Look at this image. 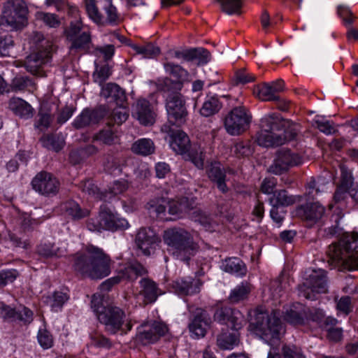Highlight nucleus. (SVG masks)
<instances>
[{"instance_id":"nucleus-6","label":"nucleus","mask_w":358,"mask_h":358,"mask_svg":"<svg viewBox=\"0 0 358 358\" xmlns=\"http://www.w3.org/2000/svg\"><path fill=\"white\" fill-rule=\"evenodd\" d=\"M276 311L268 314L266 312L257 313L255 321L251 323L256 333L267 342L278 340L285 333L284 327Z\"/></svg>"},{"instance_id":"nucleus-38","label":"nucleus","mask_w":358,"mask_h":358,"mask_svg":"<svg viewBox=\"0 0 358 358\" xmlns=\"http://www.w3.org/2000/svg\"><path fill=\"white\" fill-rule=\"evenodd\" d=\"M94 141H100L104 145H111L117 143L119 138L115 131L110 127H106L93 136Z\"/></svg>"},{"instance_id":"nucleus-51","label":"nucleus","mask_w":358,"mask_h":358,"mask_svg":"<svg viewBox=\"0 0 358 358\" xmlns=\"http://www.w3.org/2000/svg\"><path fill=\"white\" fill-rule=\"evenodd\" d=\"M131 46L136 50V53L142 55L145 58L154 57L160 52L159 48L150 43L143 46H138L137 45H131Z\"/></svg>"},{"instance_id":"nucleus-62","label":"nucleus","mask_w":358,"mask_h":358,"mask_svg":"<svg viewBox=\"0 0 358 358\" xmlns=\"http://www.w3.org/2000/svg\"><path fill=\"white\" fill-rule=\"evenodd\" d=\"M19 273L15 269L3 270L0 271V287H3L13 282L18 276Z\"/></svg>"},{"instance_id":"nucleus-63","label":"nucleus","mask_w":358,"mask_h":358,"mask_svg":"<svg viewBox=\"0 0 358 358\" xmlns=\"http://www.w3.org/2000/svg\"><path fill=\"white\" fill-rule=\"evenodd\" d=\"M232 313L233 309L229 307L224 306L218 308L214 313V320L222 324H226L229 317L231 315Z\"/></svg>"},{"instance_id":"nucleus-9","label":"nucleus","mask_w":358,"mask_h":358,"mask_svg":"<svg viewBox=\"0 0 358 358\" xmlns=\"http://www.w3.org/2000/svg\"><path fill=\"white\" fill-rule=\"evenodd\" d=\"M27 8L22 0H7L3 5L1 24L12 29H20L25 25Z\"/></svg>"},{"instance_id":"nucleus-57","label":"nucleus","mask_w":358,"mask_h":358,"mask_svg":"<svg viewBox=\"0 0 358 358\" xmlns=\"http://www.w3.org/2000/svg\"><path fill=\"white\" fill-rule=\"evenodd\" d=\"M193 61L197 60L199 65L207 64L211 58V55L208 50L203 48H192Z\"/></svg>"},{"instance_id":"nucleus-42","label":"nucleus","mask_w":358,"mask_h":358,"mask_svg":"<svg viewBox=\"0 0 358 358\" xmlns=\"http://www.w3.org/2000/svg\"><path fill=\"white\" fill-rule=\"evenodd\" d=\"M221 108V103L219 100L214 96L208 98L200 109V113L202 116L210 117L217 113Z\"/></svg>"},{"instance_id":"nucleus-16","label":"nucleus","mask_w":358,"mask_h":358,"mask_svg":"<svg viewBox=\"0 0 358 358\" xmlns=\"http://www.w3.org/2000/svg\"><path fill=\"white\" fill-rule=\"evenodd\" d=\"M176 126L164 124L161 127L163 133L167 134L170 138V146L178 154L187 152L192 147L188 136L182 130L177 129Z\"/></svg>"},{"instance_id":"nucleus-14","label":"nucleus","mask_w":358,"mask_h":358,"mask_svg":"<svg viewBox=\"0 0 358 358\" xmlns=\"http://www.w3.org/2000/svg\"><path fill=\"white\" fill-rule=\"evenodd\" d=\"M31 185L38 194L45 196H52L58 193L60 183L52 174L41 171L33 178Z\"/></svg>"},{"instance_id":"nucleus-47","label":"nucleus","mask_w":358,"mask_h":358,"mask_svg":"<svg viewBox=\"0 0 358 358\" xmlns=\"http://www.w3.org/2000/svg\"><path fill=\"white\" fill-rule=\"evenodd\" d=\"M220 4L221 10L228 14H240L242 7L241 0H217Z\"/></svg>"},{"instance_id":"nucleus-12","label":"nucleus","mask_w":358,"mask_h":358,"mask_svg":"<svg viewBox=\"0 0 358 358\" xmlns=\"http://www.w3.org/2000/svg\"><path fill=\"white\" fill-rule=\"evenodd\" d=\"M169 331L167 325L157 320H146L138 327L136 338L144 345L158 341Z\"/></svg>"},{"instance_id":"nucleus-44","label":"nucleus","mask_w":358,"mask_h":358,"mask_svg":"<svg viewBox=\"0 0 358 358\" xmlns=\"http://www.w3.org/2000/svg\"><path fill=\"white\" fill-rule=\"evenodd\" d=\"M187 152L189 159L198 169H203L204 165V155L201 146L199 145H193Z\"/></svg>"},{"instance_id":"nucleus-23","label":"nucleus","mask_w":358,"mask_h":358,"mask_svg":"<svg viewBox=\"0 0 358 358\" xmlns=\"http://www.w3.org/2000/svg\"><path fill=\"white\" fill-rule=\"evenodd\" d=\"M201 283L199 280L179 278L172 283V288L179 295H192L200 292Z\"/></svg>"},{"instance_id":"nucleus-37","label":"nucleus","mask_w":358,"mask_h":358,"mask_svg":"<svg viewBox=\"0 0 358 358\" xmlns=\"http://www.w3.org/2000/svg\"><path fill=\"white\" fill-rule=\"evenodd\" d=\"M71 43V50L86 51L90 48L91 43L90 34L87 31H83L78 36L69 40Z\"/></svg>"},{"instance_id":"nucleus-20","label":"nucleus","mask_w":358,"mask_h":358,"mask_svg":"<svg viewBox=\"0 0 358 358\" xmlns=\"http://www.w3.org/2000/svg\"><path fill=\"white\" fill-rule=\"evenodd\" d=\"M0 316L11 322H22L24 324L30 323L33 320V313L27 308L22 306L11 308L3 303L0 305Z\"/></svg>"},{"instance_id":"nucleus-33","label":"nucleus","mask_w":358,"mask_h":358,"mask_svg":"<svg viewBox=\"0 0 358 358\" xmlns=\"http://www.w3.org/2000/svg\"><path fill=\"white\" fill-rule=\"evenodd\" d=\"M169 204V199L160 197L151 199L146 204V208L151 215L163 217Z\"/></svg>"},{"instance_id":"nucleus-29","label":"nucleus","mask_w":358,"mask_h":358,"mask_svg":"<svg viewBox=\"0 0 358 358\" xmlns=\"http://www.w3.org/2000/svg\"><path fill=\"white\" fill-rule=\"evenodd\" d=\"M101 94L105 99L111 98L117 106H123L126 103L124 91L117 85L108 83L102 87Z\"/></svg>"},{"instance_id":"nucleus-25","label":"nucleus","mask_w":358,"mask_h":358,"mask_svg":"<svg viewBox=\"0 0 358 358\" xmlns=\"http://www.w3.org/2000/svg\"><path fill=\"white\" fill-rule=\"evenodd\" d=\"M104 116L100 110L85 109L74 120L73 126L77 129H82L91 124L98 123Z\"/></svg>"},{"instance_id":"nucleus-7","label":"nucleus","mask_w":358,"mask_h":358,"mask_svg":"<svg viewBox=\"0 0 358 358\" xmlns=\"http://www.w3.org/2000/svg\"><path fill=\"white\" fill-rule=\"evenodd\" d=\"M87 227L92 231L102 230H123L129 227L127 220L119 217L106 205L101 206L97 217L91 218L87 222Z\"/></svg>"},{"instance_id":"nucleus-28","label":"nucleus","mask_w":358,"mask_h":358,"mask_svg":"<svg viewBox=\"0 0 358 358\" xmlns=\"http://www.w3.org/2000/svg\"><path fill=\"white\" fill-rule=\"evenodd\" d=\"M296 196L290 194L286 189L275 190L269 198L268 202L271 206L287 207L298 201Z\"/></svg>"},{"instance_id":"nucleus-13","label":"nucleus","mask_w":358,"mask_h":358,"mask_svg":"<svg viewBox=\"0 0 358 358\" xmlns=\"http://www.w3.org/2000/svg\"><path fill=\"white\" fill-rule=\"evenodd\" d=\"M250 120L251 116L245 107H236L225 117L224 127L228 134L239 135L248 129Z\"/></svg>"},{"instance_id":"nucleus-64","label":"nucleus","mask_w":358,"mask_h":358,"mask_svg":"<svg viewBox=\"0 0 358 358\" xmlns=\"http://www.w3.org/2000/svg\"><path fill=\"white\" fill-rule=\"evenodd\" d=\"M38 341L42 348L48 349L53 345L52 335L46 329H40L38 333Z\"/></svg>"},{"instance_id":"nucleus-8","label":"nucleus","mask_w":358,"mask_h":358,"mask_svg":"<svg viewBox=\"0 0 358 358\" xmlns=\"http://www.w3.org/2000/svg\"><path fill=\"white\" fill-rule=\"evenodd\" d=\"M167 94L166 108L168 121L166 124L180 127L187 120L188 111L185 106L184 96L180 92H163Z\"/></svg>"},{"instance_id":"nucleus-49","label":"nucleus","mask_w":358,"mask_h":358,"mask_svg":"<svg viewBox=\"0 0 358 358\" xmlns=\"http://www.w3.org/2000/svg\"><path fill=\"white\" fill-rule=\"evenodd\" d=\"M31 41L36 45L34 51L43 52L49 51L52 53V43L49 40L45 38L43 35L39 32H35L31 36Z\"/></svg>"},{"instance_id":"nucleus-24","label":"nucleus","mask_w":358,"mask_h":358,"mask_svg":"<svg viewBox=\"0 0 358 358\" xmlns=\"http://www.w3.org/2000/svg\"><path fill=\"white\" fill-rule=\"evenodd\" d=\"M297 214L307 221L316 222L324 214V207L319 202L308 203L297 208Z\"/></svg>"},{"instance_id":"nucleus-11","label":"nucleus","mask_w":358,"mask_h":358,"mask_svg":"<svg viewBox=\"0 0 358 358\" xmlns=\"http://www.w3.org/2000/svg\"><path fill=\"white\" fill-rule=\"evenodd\" d=\"M164 68L166 73L176 80H173L169 78H165L158 80L157 90L160 92H180L183 87V83L188 78L187 71L173 62H165Z\"/></svg>"},{"instance_id":"nucleus-30","label":"nucleus","mask_w":358,"mask_h":358,"mask_svg":"<svg viewBox=\"0 0 358 358\" xmlns=\"http://www.w3.org/2000/svg\"><path fill=\"white\" fill-rule=\"evenodd\" d=\"M206 173L209 179L216 184L220 191L222 193L228 192L229 189L225 182L226 175L222 171L219 164H211L207 169Z\"/></svg>"},{"instance_id":"nucleus-17","label":"nucleus","mask_w":358,"mask_h":358,"mask_svg":"<svg viewBox=\"0 0 358 358\" xmlns=\"http://www.w3.org/2000/svg\"><path fill=\"white\" fill-rule=\"evenodd\" d=\"M135 242L143 255L150 256L155 252L160 238L153 229L141 228L136 236Z\"/></svg>"},{"instance_id":"nucleus-10","label":"nucleus","mask_w":358,"mask_h":358,"mask_svg":"<svg viewBox=\"0 0 358 358\" xmlns=\"http://www.w3.org/2000/svg\"><path fill=\"white\" fill-rule=\"evenodd\" d=\"M298 288L300 296L307 299L315 300L316 294L327 292L326 272L322 269L313 270Z\"/></svg>"},{"instance_id":"nucleus-54","label":"nucleus","mask_w":358,"mask_h":358,"mask_svg":"<svg viewBox=\"0 0 358 358\" xmlns=\"http://www.w3.org/2000/svg\"><path fill=\"white\" fill-rule=\"evenodd\" d=\"M36 16L37 20L42 21L49 27L56 28L60 24V21L57 15L54 13L38 12L36 13Z\"/></svg>"},{"instance_id":"nucleus-58","label":"nucleus","mask_w":358,"mask_h":358,"mask_svg":"<svg viewBox=\"0 0 358 358\" xmlns=\"http://www.w3.org/2000/svg\"><path fill=\"white\" fill-rule=\"evenodd\" d=\"M243 317L237 310L233 309V313L229 317L226 323L229 327L236 331L243 327Z\"/></svg>"},{"instance_id":"nucleus-15","label":"nucleus","mask_w":358,"mask_h":358,"mask_svg":"<svg viewBox=\"0 0 358 358\" xmlns=\"http://www.w3.org/2000/svg\"><path fill=\"white\" fill-rule=\"evenodd\" d=\"M301 162L299 155L292 152L289 150L281 149L277 151L272 164L268 171L274 175H281L294 166Z\"/></svg>"},{"instance_id":"nucleus-4","label":"nucleus","mask_w":358,"mask_h":358,"mask_svg":"<svg viewBox=\"0 0 358 358\" xmlns=\"http://www.w3.org/2000/svg\"><path fill=\"white\" fill-rule=\"evenodd\" d=\"M164 241L178 259L187 262L197 252L199 245L193 236L180 227L170 228L164 231Z\"/></svg>"},{"instance_id":"nucleus-41","label":"nucleus","mask_w":358,"mask_h":358,"mask_svg":"<svg viewBox=\"0 0 358 358\" xmlns=\"http://www.w3.org/2000/svg\"><path fill=\"white\" fill-rule=\"evenodd\" d=\"M79 187L85 193L98 199L106 200L107 193L101 192L96 185H95L91 180H86L80 182Z\"/></svg>"},{"instance_id":"nucleus-2","label":"nucleus","mask_w":358,"mask_h":358,"mask_svg":"<svg viewBox=\"0 0 358 358\" xmlns=\"http://www.w3.org/2000/svg\"><path fill=\"white\" fill-rule=\"evenodd\" d=\"M262 129L257 136V143L264 147L278 146L292 140L297 134L295 125L289 120L272 113L261 120Z\"/></svg>"},{"instance_id":"nucleus-43","label":"nucleus","mask_w":358,"mask_h":358,"mask_svg":"<svg viewBox=\"0 0 358 358\" xmlns=\"http://www.w3.org/2000/svg\"><path fill=\"white\" fill-rule=\"evenodd\" d=\"M41 142L43 147L58 152L62 149L64 141L62 138L55 135H47L41 138Z\"/></svg>"},{"instance_id":"nucleus-26","label":"nucleus","mask_w":358,"mask_h":358,"mask_svg":"<svg viewBox=\"0 0 358 358\" xmlns=\"http://www.w3.org/2000/svg\"><path fill=\"white\" fill-rule=\"evenodd\" d=\"M121 280L135 281L138 277L148 274L147 268L137 261L128 262L125 266L118 271Z\"/></svg>"},{"instance_id":"nucleus-53","label":"nucleus","mask_w":358,"mask_h":358,"mask_svg":"<svg viewBox=\"0 0 358 358\" xmlns=\"http://www.w3.org/2000/svg\"><path fill=\"white\" fill-rule=\"evenodd\" d=\"M87 13L89 17L96 23L104 24V17L99 13L94 0H87L85 3Z\"/></svg>"},{"instance_id":"nucleus-55","label":"nucleus","mask_w":358,"mask_h":358,"mask_svg":"<svg viewBox=\"0 0 358 358\" xmlns=\"http://www.w3.org/2000/svg\"><path fill=\"white\" fill-rule=\"evenodd\" d=\"M59 248L52 243H41L38 246L37 252L44 257L58 256Z\"/></svg>"},{"instance_id":"nucleus-3","label":"nucleus","mask_w":358,"mask_h":358,"mask_svg":"<svg viewBox=\"0 0 358 358\" xmlns=\"http://www.w3.org/2000/svg\"><path fill=\"white\" fill-rule=\"evenodd\" d=\"M358 233L345 234L338 242L329 245V262L334 266L343 265L348 269H358Z\"/></svg>"},{"instance_id":"nucleus-31","label":"nucleus","mask_w":358,"mask_h":358,"mask_svg":"<svg viewBox=\"0 0 358 358\" xmlns=\"http://www.w3.org/2000/svg\"><path fill=\"white\" fill-rule=\"evenodd\" d=\"M9 108L17 115L28 119L33 116L34 109L25 101L20 98H12L8 103Z\"/></svg>"},{"instance_id":"nucleus-18","label":"nucleus","mask_w":358,"mask_h":358,"mask_svg":"<svg viewBox=\"0 0 358 358\" xmlns=\"http://www.w3.org/2000/svg\"><path fill=\"white\" fill-rule=\"evenodd\" d=\"M52 55L49 51L43 52L41 51H33L29 55H28L24 60L23 66L26 70L30 73L38 76H45V72L43 70V66L48 63L51 58Z\"/></svg>"},{"instance_id":"nucleus-32","label":"nucleus","mask_w":358,"mask_h":358,"mask_svg":"<svg viewBox=\"0 0 358 358\" xmlns=\"http://www.w3.org/2000/svg\"><path fill=\"white\" fill-rule=\"evenodd\" d=\"M155 145L150 138H143L134 141L131 146V151L140 156H148L155 152Z\"/></svg>"},{"instance_id":"nucleus-46","label":"nucleus","mask_w":358,"mask_h":358,"mask_svg":"<svg viewBox=\"0 0 358 358\" xmlns=\"http://www.w3.org/2000/svg\"><path fill=\"white\" fill-rule=\"evenodd\" d=\"M123 162V159L118 156L108 155L106 156L103 166L105 170L110 173L115 171L120 172Z\"/></svg>"},{"instance_id":"nucleus-27","label":"nucleus","mask_w":358,"mask_h":358,"mask_svg":"<svg viewBox=\"0 0 358 358\" xmlns=\"http://www.w3.org/2000/svg\"><path fill=\"white\" fill-rule=\"evenodd\" d=\"M62 213L71 217L73 220H80L90 215V210L83 208L73 200H68L62 202L60 206Z\"/></svg>"},{"instance_id":"nucleus-48","label":"nucleus","mask_w":358,"mask_h":358,"mask_svg":"<svg viewBox=\"0 0 358 358\" xmlns=\"http://www.w3.org/2000/svg\"><path fill=\"white\" fill-rule=\"evenodd\" d=\"M324 182L321 178L315 180L311 178L307 182L306 195L309 199H314L320 192L324 191Z\"/></svg>"},{"instance_id":"nucleus-36","label":"nucleus","mask_w":358,"mask_h":358,"mask_svg":"<svg viewBox=\"0 0 358 358\" xmlns=\"http://www.w3.org/2000/svg\"><path fill=\"white\" fill-rule=\"evenodd\" d=\"M252 289V285L247 282H242L233 289L229 296L230 303H236L246 299Z\"/></svg>"},{"instance_id":"nucleus-1","label":"nucleus","mask_w":358,"mask_h":358,"mask_svg":"<svg viewBox=\"0 0 358 358\" xmlns=\"http://www.w3.org/2000/svg\"><path fill=\"white\" fill-rule=\"evenodd\" d=\"M111 259L103 249L90 245L74 257L73 268L84 277L101 279L110 273Z\"/></svg>"},{"instance_id":"nucleus-52","label":"nucleus","mask_w":358,"mask_h":358,"mask_svg":"<svg viewBox=\"0 0 358 358\" xmlns=\"http://www.w3.org/2000/svg\"><path fill=\"white\" fill-rule=\"evenodd\" d=\"M87 13L89 17L96 23L104 24V17L99 13L94 0H87L85 3Z\"/></svg>"},{"instance_id":"nucleus-60","label":"nucleus","mask_w":358,"mask_h":358,"mask_svg":"<svg viewBox=\"0 0 358 358\" xmlns=\"http://www.w3.org/2000/svg\"><path fill=\"white\" fill-rule=\"evenodd\" d=\"M92 344L98 348L110 349L113 346L111 341L101 334L95 333L91 336Z\"/></svg>"},{"instance_id":"nucleus-40","label":"nucleus","mask_w":358,"mask_h":358,"mask_svg":"<svg viewBox=\"0 0 358 358\" xmlns=\"http://www.w3.org/2000/svg\"><path fill=\"white\" fill-rule=\"evenodd\" d=\"M254 94L264 101H278L280 96L274 94L268 83H264L254 89Z\"/></svg>"},{"instance_id":"nucleus-50","label":"nucleus","mask_w":358,"mask_h":358,"mask_svg":"<svg viewBox=\"0 0 358 358\" xmlns=\"http://www.w3.org/2000/svg\"><path fill=\"white\" fill-rule=\"evenodd\" d=\"M103 10L106 15L104 18V22H106L109 24H117L120 21L117 9L112 4L111 0H106L105 1Z\"/></svg>"},{"instance_id":"nucleus-35","label":"nucleus","mask_w":358,"mask_h":358,"mask_svg":"<svg viewBox=\"0 0 358 358\" xmlns=\"http://www.w3.org/2000/svg\"><path fill=\"white\" fill-rule=\"evenodd\" d=\"M222 267L224 271L238 276L245 275L247 272L246 267L242 261L236 257L226 259Z\"/></svg>"},{"instance_id":"nucleus-39","label":"nucleus","mask_w":358,"mask_h":358,"mask_svg":"<svg viewBox=\"0 0 358 358\" xmlns=\"http://www.w3.org/2000/svg\"><path fill=\"white\" fill-rule=\"evenodd\" d=\"M11 90L18 91H33L36 89L35 83L27 76H18L13 78L10 85Z\"/></svg>"},{"instance_id":"nucleus-19","label":"nucleus","mask_w":358,"mask_h":358,"mask_svg":"<svg viewBox=\"0 0 358 358\" xmlns=\"http://www.w3.org/2000/svg\"><path fill=\"white\" fill-rule=\"evenodd\" d=\"M132 115L143 126L154 124L157 117L152 105L143 98L138 99L134 105Z\"/></svg>"},{"instance_id":"nucleus-22","label":"nucleus","mask_w":358,"mask_h":358,"mask_svg":"<svg viewBox=\"0 0 358 358\" xmlns=\"http://www.w3.org/2000/svg\"><path fill=\"white\" fill-rule=\"evenodd\" d=\"M139 287L140 290L136 297H141L143 306L155 302L158 296L162 294L157 283L149 278H143L139 281Z\"/></svg>"},{"instance_id":"nucleus-56","label":"nucleus","mask_w":358,"mask_h":358,"mask_svg":"<svg viewBox=\"0 0 358 358\" xmlns=\"http://www.w3.org/2000/svg\"><path fill=\"white\" fill-rule=\"evenodd\" d=\"M112 116L114 122L117 124H121L125 122L129 117V110L127 107V103L123 106H117V108H114Z\"/></svg>"},{"instance_id":"nucleus-34","label":"nucleus","mask_w":358,"mask_h":358,"mask_svg":"<svg viewBox=\"0 0 358 358\" xmlns=\"http://www.w3.org/2000/svg\"><path fill=\"white\" fill-rule=\"evenodd\" d=\"M239 343L238 332H223L217 336V344L220 349L229 350Z\"/></svg>"},{"instance_id":"nucleus-21","label":"nucleus","mask_w":358,"mask_h":358,"mask_svg":"<svg viewBox=\"0 0 358 358\" xmlns=\"http://www.w3.org/2000/svg\"><path fill=\"white\" fill-rule=\"evenodd\" d=\"M212 323L211 318L206 310L196 308L189 329L196 338L203 337Z\"/></svg>"},{"instance_id":"nucleus-59","label":"nucleus","mask_w":358,"mask_h":358,"mask_svg":"<svg viewBox=\"0 0 358 358\" xmlns=\"http://www.w3.org/2000/svg\"><path fill=\"white\" fill-rule=\"evenodd\" d=\"M253 149L249 141H240L234 145V152L238 157H247L252 155Z\"/></svg>"},{"instance_id":"nucleus-5","label":"nucleus","mask_w":358,"mask_h":358,"mask_svg":"<svg viewBox=\"0 0 358 358\" xmlns=\"http://www.w3.org/2000/svg\"><path fill=\"white\" fill-rule=\"evenodd\" d=\"M99 321L104 325L105 330L110 334L115 335L118 332L127 334L132 329L131 321L122 308L115 306L104 307L98 315Z\"/></svg>"},{"instance_id":"nucleus-61","label":"nucleus","mask_w":358,"mask_h":358,"mask_svg":"<svg viewBox=\"0 0 358 358\" xmlns=\"http://www.w3.org/2000/svg\"><path fill=\"white\" fill-rule=\"evenodd\" d=\"M110 75V70L108 65H103L99 68H96L93 73V78L94 82L102 85L103 82L107 80Z\"/></svg>"},{"instance_id":"nucleus-45","label":"nucleus","mask_w":358,"mask_h":358,"mask_svg":"<svg viewBox=\"0 0 358 358\" xmlns=\"http://www.w3.org/2000/svg\"><path fill=\"white\" fill-rule=\"evenodd\" d=\"M306 318V313L302 308L300 310H296V308H290L286 312L285 315V320L294 325L303 324Z\"/></svg>"}]
</instances>
